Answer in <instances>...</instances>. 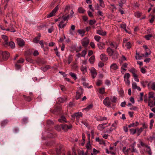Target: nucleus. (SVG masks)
Wrapping results in <instances>:
<instances>
[{
  "mask_svg": "<svg viewBox=\"0 0 155 155\" xmlns=\"http://www.w3.org/2000/svg\"><path fill=\"white\" fill-rule=\"evenodd\" d=\"M107 52L109 56L111 57L113 59H115L118 58L119 54L116 50L114 51L110 47H108L107 49Z\"/></svg>",
  "mask_w": 155,
  "mask_h": 155,
  "instance_id": "obj_1",
  "label": "nucleus"
},
{
  "mask_svg": "<svg viewBox=\"0 0 155 155\" xmlns=\"http://www.w3.org/2000/svg\"><path fill=\"white\" fill-rule=\"evenodd\" d=\"M83 93V89L81 87H79L78 91L76 92V99L77 100L79 99Z\"/></svg>",
  "mask_w": 155,
  "mask_h": 155,
  "instance_id": "obj_2",
  "label": "nucleus"
},
{
  "mask_svg": "<svg viewBox=\"0 0 155 155\" xmlns=\"http://www.w3.org/2000/svg\"><path fill=\"white\" fill-rule=\"evenodd\" d=\"M130 76V75L129 73H126L124 74V80L126 84L127 85H129L130 84L129 80Z\"/></svg>",
  "mask_w": 155,
  "mask_h": 155,
  "instance_id": "obj_3",
  "label": "nucleus"
},
{
  "mask_svg": "<svg viewBox=\"0 0 155 155\" xmlns=\"http://www.w3.org/2000/svg\"><path fill=\"white\" fill-rule=\"evenodd\" d=\"M103 104L108 107H110L111 105V102L110 99L108 97L105 98L103 101Z\"/></svg>",
  "mask_w": 155,
  "mask_h": 155,
  "instance_id": "obj_4",
  "label": "nucleus"
},
{
  "mask_svg": "<svg viewBox=\"0 0 155 155\" xmlns=\"http://www.w3.org/2000/svg\"><path fill=\"white\" fill-rule=\"evenodd\" d=\"M0 55H2L3 59L7 60L9 56V53L6 51L0 52Z\"/></svg>",
  "mask_w": 155,
  "mask_h": 155,
  "instance_id": "obj_5",
  "label": "nucleus"
},
{
  "mask_svg": "<svg viewBox=\"0 0 155 155\" xmlns=\"http://www.w3.org/2000/svg\"><path fill=\"white\" fill-rule=\"evenodd\" d=\"M110 70L111 72H114L118 68V67L116 63L112 64L110 67Z\"/></svg>",
  "mask_w": 155,
  "mask_h": 155,
  "instance_id": "obj_6",
  "label": "nucleus"
},
{
  "mask_svg": "<svg viewBox=\"0 0 155 155\" xmlns=\"http://www.w3.org/2000/svg\"><path fill=\"white\" fill-rule=\"evenodd\" d=\"M81 43L83 46L86 47L89 43V40L87 38H84L81 40Z\"/></svg>",
  "mask_w": 155,
  "mask_h": 155,
  "instance_id": "obj_7",
  "label": "nucleus"
},
{
  "mask_svg": "<svg viewBox=\"0 0 155 155\" xmlns=\"http://www.w3.org/2000/svg\"><path fill=\"white\" fill-rule=\"evenodd\" d=\"M90 72L91 73L92 77L93 78H94L97 76V73L96 70L93 68H91L90 69Z\"/></svg>",
  "mask_w": 155,
  "mask_h": 155,
  "instance_id": "obj_8",
  "label": "nucleus"
},
{
  "mask_svg": "<svg viewBox=\"0 0 155 155\" xmlns=\"http://www.w3.org/2000/svg\"><path fill=\"white\" fill-rule=\"evenodd\" d=\"M58 9V6H56L52 11L48 15L47 18H50L54 15Z\"/></svg>",
  "mask_w": 155,
  "mask_h": 155,
  "instance_id": "obj_9",
  "label": "nucleus"
},
{
  "mask_svg": "<svg viewBox=\"0 0 155 155\" xmlns=\"http://www.w3.org/2000/svg\"><path fill=\"white\" fill-rule=\"evenodd\" d=\"M72 127V126L71 125L68 126L66 124H64L61 125L62 129L65 131H67L68 130L71 129Z\"/></svg>",
  "mask_w": 155,
  "mask_h": 155,
  "instance_id": "obj_10",
  "label": "nucleus"
},
{
  "mask_svg": "<svg viewBox=\"0 0 155 155\" xmlns=\"http://www.w3.org/2000/svg\"><path fill=\"white\" fill-rule=\"evenodd\" d=\"M82 114L81 112H77L75 113L72 117H76L77 120H79L80 118L82 116Z\"/></svg>",
  "mask_w": 155,
  "mask_h": 155,
  "instance_id": "obj_11",
  "label": "nucleus"
},
{
  "mask_svg": "<svg viewBox=\"0 0 155 155\" xmlns=\"http://www.w3.org/2000/svg\"><path fill=\"white\" fill-rule=\"evenodd\" d=\"M101 59L103 61H107L108 59V57L106 54H102L100 56Z\"/></svg>",
  "mask_w": 155,
  "mask_h": 155,
  "instance_id": "obj_12",
  "label": "nucleus"
},
{
  "mask_svg": "<svg viewBox=\"0 0 155 155\" xmlns=\"http://www.w3.org/2000/svg\"><path fill=\"white\" fill-rule=\"evenodd\" d=\"M128 64L126 63H125L123 64L121 68V72L122 74L124 73L125 71H126V69L125 68L127 67Z\"/></svg>",
  "mask_w": 155,
  "mask_h": 155,
  "instance_id": "obj_13",
  "label": "nucleus"
},
{
  "mask_svg": "<svg viewBox=\"0 0 155 155\" xmlns=\"http://www.w3.org/2000/svg\"><path fill=\"white\" fill-rule=\"evenodd\" d=\"M17 41L18 45L22 47L24 45L25 42L22 39L20 38H18L17 39Z\"/></svg>",
  "mask_w": 155,
  "mask_h": 155,
  "instance_id": "obj_14",
  "label": "nucleus"
},
{
  "mask_svg": "<svg viewBox=\"0 0 155 155\" xmlns=\"http://www.w3.org/2000/svg\"><path fill=\"white\" fill-rule=\"evenodd\" d=\"M144 56V54H141V55H140L139 53L136 52L135 58L136 60H141L142 59V57Z\"/></svg>",
  "mask_w": 155,
  "mask_h": 155,
  "instance_id": "obj_15",
  "label": "nucleus"
},
{
  "mask_svg": "<svg viewBox=\"0 0 155 155\" xmlns=\"http://www.w3.org/2000/svg\"><path fill=\"white\" fill-rule=\"evenodd\" d=\"M106 123H104L99 124L97 126V129L100 130H102L105 128L104 126L106 125Z\"/></svg>",
  "mask_w": 155,
  "mask_h": 155,
  "instance_id": "obj_16",
  "label": "nucleus"
},
{
  "mask_svg": "<svg viewBox=\"0 0 155 155\" xmlns=\"http://www.w3.org/2000/svg\"><path fill=\"white\" fill-rule=\"evenodd\" d=\"M41 35L39 34L38 36L34 38L33 40V42L35 43H38L40 39Z\"/></svg>",
  "mask_w": 155,
  "mask_h": 155,
  "instance_id": "obj_17",
  "label": "nucleus"
},
{
  "mask_svg": "<svg viewBox=\"0 0 155 155\" xmlns=\"http://www.w3.org/2000/svg\"><path fill=\"white\" fill-rule=\"evenodd\" d=\"M97 33L101 35L104 36L106 34V32L105 31H103L102 30H98L97 31Z\"/></svg>",
  "mask_w": 155,
  "mask_h": 155,
  "instance_id": "obj_18",
  "label": "nucleus"
},
{
  "mask_svg": "<svg viewBox=\"0 0 155 155\" xmlns=\"http://www.w3.org/2000/svg\"><path fill=\"white\" fill-rule=\"evenodd\" d=\"M62 148L61 145H59L58 147L56 149V152L58 155H61V151Z\"/></svg>",
  "mask_w": 155,
  "mask_h": 155,
  "instance_id": "obj_19",
  "label": "nucleus"
},
{
  "mask_svg": "<svg viewBox=\"0 0 155 155\" xmlns=\"http://www.w3.org/2000/svg\"><path fill=\"white\" fill-rule=\"evenodd\" d=\"M96 120L98 121H101L104 120H106L107 118L106 117H102L101 116H98L96 117Z\"/></svg>",
  "mask_w": 155,
  "mask_h": 155,
  "instance_id": "obj_20",
  "label": "nucleus"
},
{
  "mask_svg": "<svg viewBox=\"0 0 155 155\" xmlns=\"http://www.w3.org/2000/svg\"><path fill=\"white\" fill-rule=\"evenodd\" d=\"M129 71L132 74L133 76L135 75V76L136 75H137L136 73L137 71L134 68H131L130 70H129Z\"/></svg>",
  "mask_w": 155,
  "mask_h": 155,
  "instance_id": "obj_21",
  "label": "nucleus"
},
{
  "mask_svg": "<svg viewBox=\"0 0 155 155\" xmlns=\"http://www.w3.org/2000/svg\"><path fill=\"white\" fill-rule=\"evenodd\" d=\"M2 38L5 41V43L4 45H8V37L6 35H2Z\"/></svg>",
  "mask_w": 155,
  "mask_h": 155,
  "instance_id": "obj_22",
  "label": "nucleus"
},
{
  "mask_svg": "<svg viewBox=\"0 0 155 155\" xmlns=\"http://www.w3.org/2000/svg\"><path fill=\"white\" fill-rule=\"evenodd\" d=\"M77 32L81 37H83L84 35L85 31L83 29H78Z\"/></svg>",
  "mask_w": 155,
  "mask_h": 155,
  "instance_id": "obj_23",
  "label": "nucleus"
},
{
  "mask_svg": "<svg viewBox=\"0 0 155 155\" xmlns=\"http://www.w3.org/2000/svg\"><path fill=\"white\" fill-rule=\"evenodd\" d=\"M58 121L61 123H63L64 122H67L65 117L63 116H61V117L58 119Z\"/></svg>",
  "mask_w": 155,
  "mask_h": 155,
  "instance_id": "obj_24",
  "label": "nucleus"
},
{
  "mask_svg": "<svg viewBox=\"0 0 155 155\" xmlns=\"http://www.w3.org/2000/svg\"><path fill=\"white\" fill-rule=\"evenodd\" d=\"M99 48L100 49H102L105 48V44L103 43H99L97 44Z\"/></svg>",
  "mask_w": 155,
  "mask_h": 155,
  "instance_id": "obj_25",
  "label": "nucleus"
},
{
  "mask_svg": "<svg viewBox=\"0 0 155 155\" xmlns=\"http://www.w3.org/2000/svg\"><path fill=\"white\" fill-rule=\"evenodd\" d=\"M153 102L151 99H149L148 101V105L150 107H152L154 106V104H153Z\"/></svg>",
  "mask_w": 155,
  "mask_h": 155,
  "instance_id": "obj_26",
  "label": "nucleus"
},
{
  "mask_svg": "<svg viewBox=\"0 0 155 155\" xmlns=\"http://www.w3.org/2000/svg\"><path fill=\"white\" fill-rule=\"evenodd\" d=\"M81 70L83 74H84L87 71L86 67V66H84L82 65L81 67Z\"/></svg>",
  "mask_w": 155,
  "mask_h": 155,
  "instance_id": "obj_27",
  "label": "nucleus"
},
{
  "mask_svg": "<svg viewBox=\"0 0 155 155\" xmlns=\"http://www.w3.org/2000/svg\"><path fill=\"white\" fill-rule=\"evenodd\" d=\"M118 123L117 120H115L114 121L111 125V127H113L114 129H116L117 127V125Z\"/></svg>",
  "mask_w": 155,
  "mask_h": 155,
  "instance_id": "obj_28",
  "label": "nucleus"
},
{
  "mask_svg": "<svg viewBox=\"0 0 155 155\" xmlns=\"http://www.w3.org/2000/svg\"><path fill=\"white\" fill-rule=\"evenodd\" d=\"M121 27L123 28L126 32H128L127 30L126 29V25L124 23H122L121 25Z\"/></svg>",
  "mask_w": 155,
  "mask_h": 155,
  "instance_id": "obj_29",
  "label": "nucleus"
},
{
  "mask_svg": "<svg viewBox=\"0 0 155 155\" xmlns=\"http://www.w3.org/2000/svg\"><path fill=\"white\" fill-rule=\"evenodd\" d=\"M78 11L79 13L83 14L85 11V10L82 7H80L78 8Z\"/></svg>",
  "mask_w": 155,
  "mask_h": 155,
  "instance_id": "obj_30",
  "label": "nucleus"
},
{
  "mask_svg": "<svg viewBox=\"0 0 155 155\" xmlns=\"http://www.w3.org/2000/svg\"><path fill=\"white\" fill-rule=\"evenodd\" d=\"M146 147L147 148L146 149L147 151L148 152L149 155H151L152 152L150 147L147 145L146 146Z\"/></svg>",
  "mask_w": 155,
  "mask_h": 155,
  "instance_id": "obj_31",
  "label": "nucleus"
},
{
  "mask_svg": "<svg viewBox=\"0 0 155 155\" xmlns=\"http://www.w3.org/2000/svg\"><path fill=\"white\" fill-rule=\"evenodd\" d=\"M125 46L127 48L130 49L132 46V43L130 42H127L125 45Z\"/></svg>",
  "mask_w": 155,
  "mask_h": 155,
  "instance_id": "obj_32",
  "label": "nucleus"
},
{
  "mask_svg": "<svg viewBox=\"0 0 155 155\" xmlns=\"http://www.w3.org/2000/svg\"><path fill=\"white\" fill-rule=\"evenodd\" d=\"M136 129V133L137 134V136H139L143 130V129L141 127L140 128H137Z\"/></svg>",
  "mask_w": 155,
  "mask_h": 155,
  "instance_id": "obj_33",
  "label": "nucleus"
},
{
  "mask_svg": "<svg viewBox=\"0 0 155 155\" xmlns=\"http://www.w3.org/2000/svg\"><path fill=\"white\" fill-rule=\"evenodd\" d=\"M154 95V94L153 92H150L149 93V99L154 98V99H155Z\"/></svg>",
  "mask_w": 155,
  "mask_h": 155,
  "instance_id": "obj_34",
  "label": "nucleus"
},
{
  "mask_svg": "<svg viewBox=\"0 0 155 155\" xmlns=\"http://www.w3.org/2000/svg\"><path fill=\"white\" fill-rule=\"evenodd\" d=\"M78 155H89L88 152L84 153L83 150H81L78 152Z\"/></svg>",
  "mask_w": 155,
  "mask_h": 155,
  "instance_id": "obj_35",
  "label": "nucleus"
},
{
  "mask_svg": "<svg viewBox=\"0 0 155 155\" xmlns=\"http://www.w3.org/2000/svg\"><path fill=\"white\" fill-rule=\"evenodd\" d=\"M66 99V98L64 99L62 97H59L58 99V103H61L65 101Z\"/></svg>",
  "mask_w": 155,
  "mask_h": 155,
  "instance_id": "obj_36",
  "label": "nucleus"
},
{
  "mask_svg": "<svg viewBox=\"0 0 155 155\" xmlns=\"http://www.w3.org/2000/svg\"><path fill=\"white\" fill-rule=\"evenodd\" d=\"M69 74L75 80H76L77 79L76 74L74 73L70 72L69 73Z\"/></svg>",
  "mask_w": 155,
  "mask_h": 155,
  "instance_id": "obj_37",
  "label": "nucleus"
},
{
  "mask_svg": "<svg viewBox=\"0 0 155 155\" xmlns=\"http://www.w3.org/2000/svg\"><path fill=\"white\" fill-rule=\"evenodd\" d=\"M95 60V57L92 56L89 59V61L91 64H93Z\"/></svg>",
  "mask_w": 155,
  "mask_h": 155,
  "instance_id": "obj_38",
  "label": "nucleus"
},
{
  "mask_svg": "<svg viewBox=\"0 0 155 155\" xmlns=\"http://www.w3.org/2000/svg\"><path fill=\"white\" fill-rule=\"evenodd\" d=\"M8 121L5 120L2 121L1 123V125L2 127H4L8 123Z\"/></svg>",
  "mask_w": 155,
  "mask_h": 155,
  "instance_id": "obj_39",
  "label": "nucleus"
},
{
  "mask_svg": "<svg viewBox=\"0 0 155 155\" xmlns=\"http://www.w3.org/2000/svg\"><path fill=\"white\" fill-rule=\"evenodd\" d=\"M110 46L111 47V48H115V49L117 48L118 45L116 44H114L112 43H111L110 44Z\"/></svg>",
  "mask_w": 155,
  "mask_h": 155,
  "instance_id": "obj_40",
  "label": "nucleus"
},
{
  "mask_svg": "<svg viewBox=\"0 0 155 155\" xmlns=\"http://www.w3.org/2000/svg\"><path fill=\"white\" fill-rule=\"evenodd\" d=\"M93 106V104H90V105L87 106L86 108H84L83 110H86V111H87L90 109H91L92 107Z\"/></svg>",
  "mask_w": 155,
  "mask_h": 155,
  "instance_id": "obj_41",
  "label": "nucleus"
},
{
  "mask_svg": "<svg viewBox=\"0 0 155 155\" xmlns=\"http://www.w3.org/2000/svg\"><path fill=\"white\" fill-rule=\"evenodd\" d=\"M75 26L74 25H72L71 26V28H70V29L69 30L70 33L71 35H73V33L72 31V30L74 31L75 30Z\"/></svg>",
  "mask_w": 155,
  "mask_h": 155,
  "instance_id": "obj_42",
  "label": "nucleus"
},
{
  "mask_svg": "<svg viewBox=\"0 0 155 155\" xmlns=\"http://www.w3.org/2000/svg\"><path fill=\"white\" fill-rule=\"evenodd\" d=\"M153 36V35L152 34H148L147 35L144 36V38L147 40H150V38Z\"/></svg>",
  "mask_w": 155,
  "mask_h": 155,
  "instance_id": "obj_43",
  "label": "nucleus"
},
{
  "mask_svg": "<svg viewBox=\"0 0 155 155\" xmlns=\"http://www.w3.org/2000/svg\"><path fill=\"white\" fill-rule=\"evenodd\" d=\"M105 89V88L104 87L99 88V93L101 94H104Z\"/></svg>",
  "mask_w": 155,
  "mask_h": 155,
  "instance_id": "obj_44",
  "label": "nucleus"
},
{
  "mask_svg": "<svg viewBox=\"0 0 155 155\" xmlns=\"http://www.w3.org/2000/svg\"><path fill=\"white\" fill-rule=\"evenodd\" d=\"M67 23V22L64 24H59L58 26L60 28H63L66 26Z\"/></svg>",
  "mask_w": 155,
  "mask_h": 155,
  "instance_id": "obj_45",
  "label": "nucleus"
},
{
  "mask_svg": "<svg viewBox=\"0 0 155 155\" xmlns=\"http://www.w3.org/2000/svg\"><path fill=\"white\" fill-rule=\"evenodd\" d=\"M127 151L128 150H127L126 147H123L122 151L125 155H127L128 154Z\"/></svg>",
  "mask_w": 155,
  "mask_h": 155,
  "instance_id": "obj_46",
  "label": "nucleus"
},
{
  "mask_svg": "<svg viewBox=\"0 0 155 155\" xmlns=\"http://www.w3.org/2000/svg\"><path fill=\"white\" fill-rule=\"evenodd\" d=\"M9 45L12 48L15 47V43L13 41H11L8 43Z\"/></svg>",
  "mask_w": 155,
  "mask_h": 155,
  "instance_id": "obj_47",
  "label": "nucleus"
},
{
  "mask_svg": "<svg viewBox=\"0 0 155 155\" xmlns=\"http://www.w3.org/2000/svg\"><path fill=\"white\" fill-rule=\"evenodd\" d=\"M72 60V57L71 55H70L68 58V64H69Z\"/></svg>",
  "mask_w": 155,
  "mask_h": 155,
  "instance_id": "obj_48",
  "label": "nucleus"
},
{
  "mask_svg": "<svg viewBox=\"0 0 155 155\" xmlns=\"http://www.w3.org/2000/svg\"><path fill=\"white\" fill-rule=\"evenodd\" d=\"M100 5L102 8L105 7V5L103 0H99Z\"/></svg>",
  "mask_w": 155,
  "mask_h": 155,
  "instance_id": "obj_49",
  "label": "nucleus"
},
{
  "mask_svg": "<svg viewBox=\"0 0 155 155\" xmlns=\"http://www.w3.org/2000/svg\"><path fill=\"white\" fill-rule=\"evenodd\" d=\"M140 83L143 87H145L147 85V81H142L140 82Z\"/></svg>",
  "mask_w": 155,
  "mask_h": 155,
  "instance_id": "obj_50",
  "label": "nucleus"
},
{
  "mask_svg": "<svg viewBox=\"0 0 155 155\" xmlns=\"http://www.w3.org/2000/svg\"><path fill=\"white\" fill-rule=\"evenodd\" d=\"M96 22L95 20H90L89 21V24L90 25H92L94 24Z\"/></svg>",
  "mask_w": 155,
  "mask_h": 155,
  "instance_id": "obj_51",
  "label": "nucleus"
},
{
  "mask_svg": "<svg viewBox=\"0 0 155 155\" xmlns=\"http://www.w3.org/2000/svg\"><path fill=\"white\" fill-rule=\"evenodd\" d=\"M87 54V51L85 50H84L82 51L81 52V56L85 57V55H86Z\"/></svg>",
  "mask_w": 155,
  "mask_h": 155,
  "instance_id": "obj_52",
  "label": "nucleus"
},
{
  "mask_svg": "<svg viewBox=\"0 0 155 155\" xmlns=\"http://www.w3.org/2000/svg\"><path fill=\"white\" fill-rule=\"evenodd\" d=\"M69 18V15H67L66 16H63L62 17V19L64 21H68Z\"/></svg>",
  "mask_w": 155,
  "mask_h": 155,
  "instance_id": "obj_53",
  "label": "nucleus"
},
{
  "mask_svg": "<svg viewBox=\"0 0 155 155\" xmlns=\"http://www.w3.org/2000/svg\"><path fill=\"white\" fill-rule=\"evenodd\" d=\"M117 98L115 97H111L110 99V101L112 103H115L117 100Z\"/></svg>",
  "mask_w": 155,
  "mask_h": 155,
  "instance_id": "obj_54",
  "label": "nucleus"
},
{
  "mask_svg": "<svg viewBox=\"0 0 155 155\" xmlns=\"http://www.w3.org/2000/svg\"><path fill=\"white\" fill-rule=\"evenodd\" d=\"M101 38V37L98 35H95L94 37V39L97 41L99 42Z\"/></svg>",
  "mask_w": 155,
  "mask_h": 155,
  "instance_id": "obj_55",
  "label": "nucleus"
},
{
  "mask_svg": "<svg viewBox=\"0 0 155 155\" xmlns=\"http://www.w3.org/2000/svg\"><path fill=\"white\" fill-rule=\"evenodd\" d=\"M130 134L134 135L136 133V129H130Z\"/></svg>",
  "mask_w": 155,
  "mask_h": 155,
  "instance_id": "obj_56",
  "label": "nucleus"
},
{
  "mask_svg": "<svg viewBox=\"0 0 155 155\" xmlns=\"http://www.w3.org/2000/svg\"><path fill=\"white\" fill-rule=\"evenodd\" d=\"M151 87L153 90L155 91V82H153L151 83Z\"/></svg>",
  "mask_w": 155,
  "mask_h": 155,
  "instance_id": "obj_57",
  "label": "nucleus"
},
{
  "mask_svg": "<svg viewBox=\"0 0 155 155\" xmlns=\"http://www.w3.org/2000/svg\"><path fill=\"white\" fill-rule=\"evenodd\" d=\"M23 96L24 98L26 101H31V98L29 97H27L25 95H23Z\"/></svg>",
  "mask_w": 155,
  "mask_h": 155,
  "instance_id": "obj_58",
  "label": "nucleus"
},
{
  "mask_svg": "<svg viewBox=\"0 0 155 155\" xmlns=\"http://www.w3.org/2000/svg\"><path fill=\"white\" fill-rule=\"evenodd\" d=\"M78 68V66L77 64L76 63H74L73 65L72 66V69H74V70H76Z\"/></svg>",
  "mask_w": 155,
  "mask_h": 155,
  "instance_id": "obj_59",
  "label": "nucleus"
},
{
  "mask_svg": "<svg viewBox=\"0 0 155 155\" xmlns=\"http://www.w3.org/2000/svg\"><path fill=\"white\" fill-rule=\"evenodd\" d=\"M86 147L87 150H90L91 149V145L90 143V141H89L86 145Z\"/></svg>",
  "mask_w": 155,
  "mask_h": 155,
  "instance_id": "obj_60",
  "label": "nucleus"
},
{
  "mask_svg": "<svg viewBox=\"0 0 155 155\" xmlns=\"http://www.w3.org/2000/svg\"><path fill=\"white\" fill-rule=\"evenodd\" d=\"M137 87V84L134 82L132 84V87L133 89H136V88Z\"/></svg>",
  "mask_w": 155,
  "mask_h": 155,
  "instance_id": "obj_61",
  "label": "nucleus"
},
{
  "mask_svg": "<svg viewBox=\"0 0 155 155\" xmlns=\"http://www.w3.org/2000/svg\"><path fill=\"white\" fill-rule=\"evenodd\" d=\"M141 13L139 12H136L135 13V16L137 18H139L141 15Z\"/></svg>",
  "mask_w": 155,
  "mask_h": 155,
  "instance_id": "obj_62",
  "label": "nucleus"
},
{
  "mask_svg": "<svg viewBox=\"0 0 155 155\" xmlns=\"http://www.w3.org/2000/svg\"><path fill=\"white\" fill-rule=\"evenodd\" d=\"M150 139H151V141L153 140L154 141V142L155 143V134H154L152 136L150 137Z\"/></svg>",
  "mask_w": 155,
  "mask_h": 155,
  "instance_id": "obj_63",
  "label": "nucleus"
},
{
  "mask_svg": "<svg viewBox=\"0 0 155 155\" xmlns=\"http://www.w3.org/2000/svg\"><path fill=\"white\" fill-rule=\"evenodd\" d=\"M67 155H77V154L74 151H73L72 153L68 152V153Z\"/></svg>",
  "mask_w": 155,
  "mask_h": 155,
  "instance_id": "obj_64",
  "label": "nucleus"
}]
</instances>
